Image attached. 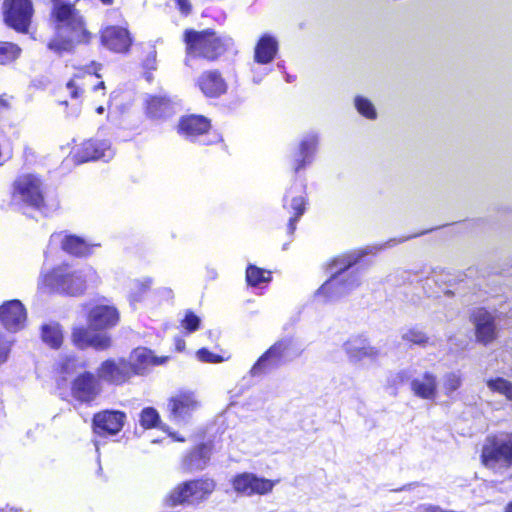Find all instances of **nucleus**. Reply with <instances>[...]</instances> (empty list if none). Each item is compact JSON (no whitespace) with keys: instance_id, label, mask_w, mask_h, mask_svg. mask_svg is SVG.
I'll use <instances>...</instances> for the list:
<instances>
[{"instance_id":"f257e3e1","label":"nucleus","mask_w":512,"mask_h":512,"mask_svg":"<svg viewBox=\"0 0 512 512\" xmlns=\"http://www.w3.org/2000/svg\"><path fill=\"white\" fill-rule=\"evenodd\" d=\"M426 232L416 233L398 240L393 238L383 245L367 246L359 252H352L335 258L328 267L331 277L317 290L316 295L325 296L329 301H335L348 295L361 284L359 269L356 268L352 271H349V269L358 264L363 256L375 254L386 247L402 243Z\"/></svg>"},{"instance_id":"f03ea898","label":"nucleus","mask_w":512,"mask_h":512,"mask_svg":"<svg viewBox=\"0 0 512 512\" xmlns=\"http://www.w3.org/2000/svg\"><path fill=\"white\" fill-rule=\"evenodd\" d=\"M80 0H53L51 17L55 24L56 37L48 43V48L61 55L70 52L76 44L88 43L91 33L76 7Z\"/></svg>"},{"instance_id":"7ed1b4c3","label":"nucleus","mask_w":512,"mask_h":512,"mask_svg":"<svg viewBox=\"0 0 512 512\" xmlns=\"http://www.w3.org/2000/svg\"><path fill=\"white\" fill-rule=\"evenodd\" d=\"M89 328L76 327L72 331V341L79 349L93 347L103 351L111 346V337L106 332L95 333L91 330H104L114 327L119 321L115 307L100 305L91 309L88 317Z\"/></svg>"},{"instance_id":"20e7f679","label":"nucleus","mask_w":512,"mask_h":512,"mask_svg":"<svg viewBox=\"0 0 512 512\" xmlns=\"http://www.w3.org/2000/svg\"><path fill=\"white\" fill-rule=\"evenodd\" d=\"M187 58L185 64L189 66V57H202L214 61L223 55L232 45L233 39L229 36H220L215 31L186 30L184 34Z\"/></svg>"},{"instance_id":"39448f33","label":"nucleus","mask_w":512,"mask_h":512,"mask_svg":"<svg viewBox=\"0 0 512 512\" xmlns=\"http://www.w3.org/2000/svg\"><path fill=\"white\" fill-rule=\"evenodd\" d=\"M300 355L295 348L294 339L284 337L275 342L262 354L250 370L252 377L261 376L293 361Z\"/></svg>"},{"instance_id":"423d86ee","label":"nucleus","mask_w":512,"mask_h":512,"mask_svg":"<svg viewBox=\"0 0 512 512\" xmlns=\"http://www.w3.org/2000/svg\"><path fill=\"white\" fill-rule=\"evenodd\" d=\"M481 460L487 468L512 467V433L488 436L482 447Z\"/></svg>"},{"instance_id":"0eeeda50","label":"nucleus","mask_w":512,"mask_h":512,"mask_svg":"<svg viewBox=\"0 0 512 512\" xmlns=\"http://www.w3.org/2000/svg\"><path fill=\"white\" fill-rule=\"evenodd\" d=\"M214 488L215 483L210 479L186 481L170 492L166 498V504L170 507L198 504L206 499Z\"/></svg>"},{"instance_id":"6e6552de","label":"nucleus","mask_w":512,"mask_h":512,"mask_svg":"<svg viewBox=\"0 0 512 512\" xmlns=\"http://www.w3.org/2000/svg\"><path fill=\"white\" fill-rule=\"evenodd\" d=\"M43 283L53 291L68 295L82 294L86 280L82 271H71L68 266H60L44 276Z\"/></svg>"},{"instance_id":"1a4fd4ad","label":"nucleus","mask_w":512,"mask_h":512,"mask_svg":"<svg viewBox=\"0 0 512 512\" xmlns=\"http://www.w3.org/2000/svg\"><path fill=\"white\" fill-rule=\"evenodd\" d=\"M31 0H4L3 15L6 25L17 32L27 33L33 16Z\"/></svg>"},{"instance_id":"9d476101","label":"nucleus","mask_w":512,"mask_h":512,"mask_svg":"<svg viewBox=\"0 0 512 512\" xmlns=\"http://www.w3.org/2000/svg\"><path fill=\"white\" fill-rule=\"evenodd\" d=\"M137 368L131 366L129 362L123 358L107 359L101 363L97 369V377L99 381L106 382L112 385H121L128 381Z\"/></svg>"},{"instance_id":"9b49d317","label":"nucleus","mask_w":512,"mask_h":512,"mask_svg":"<svg viewBox=\"0 0 512 512\" xmlns=\"http://www.w3.org/2000/svg\"><path fill=\"white\" fill-rule=\"evenodd\" d=\"M199 406L197 395L191 390H179L167 404L170 419L177 423L186 422Z\"/></svg>"},{"instance_id":"f8f14e48","label":"nucleus","mask_w":512,"mask_h":512,"mask_svg":"<svg viewBox=\"0 0 512 512\" xmlns=\"http://www.w3.org/2000/svg\"><path fill=\"white\" fill-rule=\"evenodd\" d=\"M40 186L41 181L38 177L31 174L22 175L14 182L13 198L40 209L44 200Z\"/></svg>"},{"instance_id":"ddd939ff","label":"nucleus","mask_w":512,"mask_h":512,"mask_svg":"<svg viewBox=\"0 0 512 512\" xmlns=\"http://www.w3.org/2000/svg\"><path fill=\"white\" fill-rule=\"evenodd\" d=\"M343 350L349 362L358 364L364 361L375 362L380 356V350L372 346L363 335L351 336L343 343Z\"/></svg>"},{"instance_id":"4468645a","label":"nucleus","mask_w":512,"mask_h":512,"mask_svg":"<svg viewBox=\"0 0 512 512\" xmlns=\"http://www.w3.org/2000/svg\"><path fill=\"white\" fill-rule=\"evenodd\" d=\"M101 392V384L97 374L85 371L79 374L71 384L72 396L82 402L90 403L94 401Z\"/></svg>"},{"instance_id":"2eb2a0df","label":"nucleus","mask_w":512,"mask_h":512,"mask_svg":"<svg viewBox=\"0 0 512 512\" xmlns=\"http://www.w3.org/2000/svg\"><path fill=\"white\" fill-rule=\"evenodd\" d=\"M234 490L245 496L254 494L264 495L272 491L274 482L260 478L253 473L244 472L236 475L232 480Z\"/></svg>"},{"instance_id":"dca6fc26","label":"nucleus","mask_w":512,"mask_h":512,"mask_svg":"<svg viewBox=\"0 0 512 512\" xmlns=\"http://www.w3.org/2000/svg\"><path fill=\"white\" fill-rule=\"evenodd\" d=\"M126 414L118 410H105L96 413L92 420L93 430L99 436L116 435L121 431Z\"/></svg>"},{"instance_id":"f3484780","label":"nucleus","mask_w":512,"mask_h":512,"mask_svg":"<svg viewBox=\"0 0 512 512\" xmlns=\"http://www.w3.org/2000/svg\"><path fill=\"white\" fill-rule=\"evenodd\" d=\"M470 320L475 326L478 342L487 345L495 340L497 335L495 319L489 311L485 308H476L471 313Z\"/></svg>"},{"instance_id":"a211bd4d","label":"nucleus","mask_w":512,"mask_h":512,"mask_svg":"<svg viewBox=\"0 0 512 512\" xmlns=\"http://www.w3.org/2000/svg\"><path fill=\"white\" fill-rule=\"evenodd\" d=\"M26 310L19 300H10L0 306V321L11 332H16L24 327Z\"/></svg>"},{"instance_id":"6ab92c4d","label":"nucleus","mask_w":512,"mask_h":512,"mask_svg":"<svg viewBox=\"0 0 512 512\" xmlns=\"http://www.w3.org/2000/svg\"><path fill=\"white\" fill-rule=\"evenodd\" d=\"M114 157V150L107 140H88L82 144L77 153L80 162L103 160L108 162Z\"/></svg>"},{"instance_id":"aec40b11","label":"nucleus","mask_w":512,"mask_h":512,"mask_svg":"<svg viewBox=\"0 0 512 512\" xmlns=\"http://www.w3.org/2000/svg\"><path fill=\"white\" fill-rule=\"evenodd\" d=\"M101 43L113 52L123 53L129 50L132 39L127 29L119 26H109L101 33Z\"/></svg>"},{"instance_id":"412c9836","label":"nucleus","mask_w":512,"mask_h":512,"mask_svg":"<svg viewBox=\"0 0 512 512\" xmlns=\"http://www.w3.org/2000/svg\"><path fill=\"white\" fill-rule=\"evenodd\" d=\"M209 128L210 121L201 115L182 117L178 125L179 133L191 141H193L195 137L207 133Z\"/></svg>"},{"instance_id":"4be33fe9","label":"nucleus","mask_w":512,"mask_h":512,"mask_svg":"<svg viewBox=\"0 0 512 512\" xmlns=\"http://www.w3.org/2000/svg\"><path fill=\"white\" fill-rule=\"evenodd\" d=\"M211 456V448L206 443H201L193 448L182 461V469L186 472L203 470Z\"/></svg>"},{"instance_id":"5701e85b","label":"nucleus","mask_w":512,"mask_h":512,"mask_svg":"<svg viewBox=\"0 0 512 512\" xmlns=\"http://www.w3.org/2000/svg\"><path fill=\"white\" fill-rule=\"evenodd\" d=\"M198 85L208 97H218L227 89L224 79L216 70L204 72L198 79Z\"/></svg>"},{"instance_id":"b1692460","label":"nucleus","mask_w":512,"mask_h":512,"mask_svg":"<svg viewBox=\"0 0 512 512\" xmlns=\"http://www.w3.org/2000/svg\"><path fill=\"white\" fill-rule=\"evenodd\" d=\"M318 138L315 134L306 135L300 143L298 151L294 155V171L298 172L312 162V156L316 151Z\"/></svg>"},{"instance_id":"393cba45","label":"nucleus","mask_w":512,"mask_h":512,"mask_svg":"<svg viewBox=\"0 0 512 512\" xmlns=\"http://www.w3.org/2000/svg\"><path fill=\"white\" fill-rule=\"evenodd\" d=\"M411 390L419 398L433 400L437 392L436 376L430 372H425L421 379H412Z\"/></svg>"},{"instance_id":"a878e982","label":"nucleus","mask_w":512,"mask_h":512,"mask_svg":"<svg viewBox=\"0 0 512 512\" xmlns=\"http://www.w3.org/2000/svg\"><path fill=\"white\" fill-rule=\"evenodd\" d=\"M277 51V40L274 37L265 34L259 39L255 47L254 59L259 64L270 63L274 59Z\"/></svg>"},{"instance_id":"bb28decb","label":"nucleus","mask_w":512,"mask_h":512,"mask_svg":"<svg viewBox=\"0 0 512 512\" xmlns=\"http://www.w3.org/2000/svg\"><path fill=\"white\" fill-rule=\"evenodd\" d=\"M147 114L151 118H164L173 113L171 101L162 96H153L147 101Z\"/></svg>"},{"instance_id":"cd10ccee","label":"nucleus","mask_w":512,"mask_h":512,"mask_svg":"<svg viewBox=\"0 0 512 512\" xmlns=\"http://www.w3.org/2000/svg\"><path fill=\"white\" fill-rule=\"evenodd\" d=\"M128 362L131 366L137 368L138 372H135V375L143 374L148 365L158 363L151 350L147 348L135 349Z\"/></svg>"},{"instance_id":"c85d7f7f","label":"nucleus","mask_w":512,"mask_h":512,"mask_svg":"<svg viewBox=\"0 0 512 512\" xmlns=\"http://www.w3.org/2000/svg\"><path fill=\"white\" fill-rule=\"evenodd\" d=\"M41 338L53 349H58L63 342V332L58 323L44 324L41 328Z\"/></svg>"},{"instance_id":"c756f323","label":"nucleus","mask_w":512,"mask_h":512,"mask_svg":"<svg viewBox=\"0 0 512 512\" xmlns=\"http://www.w3.org/2000/svg\"><path fill=\"white\" fill-rule=\"evenodd\" d=\"M64 251L75 256H85L89 252L87 243L80 237L69 235L62 241Z\"/></svg>"},{"instance_id":"7c9ffc66","label":"nucleus","mask_w":512,"mask_h":512,"mask_svg":"<svg viewBox=\"0 0 512 512\" xmlns=\"http://www.w3.org/2000/svg\"><path fill=\"white\" fill-rule=\"evenodd\" d=\"M246 281L250 286H259L262 283L270 282V272L250 264L246 269Z\"/></svg>"},{"instance_id":"2f4dec72","label":"nucleus","mask_w":512,"mask_h":512,"mask_svg":"<svg viewBox=\"0 0 512 512\" xmlns=\"http://www.w3.org/2000/svg\"><path fill=\"white\" fill-rule=\"evenodd\" d=\"M305 199L302 196L294 197L291 201V209L294 211V216L289 219L287 230L290 235H293L296 229V223L305 212Z\"/></svg>"},{"instance_id":"473e14b6","label":"nucleus","mask_w":512,"mask_h":512,"mask_svg":"<svg viewBox=\"0 0 512 512\" xmlns=\"http://www.w3.org/2000/svg\"><path fill=\"white\" fill-rule=\"evenodd\" d=\"M487 386L490 390L498 392L504 395L508 400L512 401V382L498 377L495 379H489Z\"/></svg>"},{"instance_id":"72a5a7b5","label":"nucleus","mask_w":512,"mask_h":512,"mask_svg":"<svg viewBox=\"0 0 512 512\" xmlns=\"http://www.w3.org/2000/svg\"><path fill=\"white\" fill-rule=\"evenodd\" d=\"M21 52V49L14 43H0V63L5 64L15 60Z\"/></svg>"},{"instance_id":"f704fd0d","label":"nucleus","mask_w":512,"mask_h":512,"mask_svg":"<svg viewBox=\"0 0 512 512\" xmlns=\"http://www.w3.org/2000/svg\"><path fill=\"white\" fill-rule=\"evenodd\" d=\"M404 341L411 342L415 345L425 347L429 344V337L421 330L412 328L402 334Z\"/></svg>"},{"instance_id":"c9c22d12","label":"nucleus","mask_w":512,"mask_h":512,"mask_svg":"<svg viewBox=\"0 0 512 512\" xmlns=\"http://www.w3.org/2000/svg\"><path fill=\"white\" fill-rule=\"evenodd\" d=\"M355 107L361 115L368 119H375L377 116L374 105L367 98L357 96L355 98Z\"/></svg>"},{"instance_id":"e433bc0d","label":"nucleus","mask_w":512,"mask_h":512,"mask_svg":"<svg viewBox=\"0 0 512 512\" xmlns=\"http://www.w3.org/2000/svg\"><path fill=\"white\" fill-rule=\"evenodd\" d=\"M152 284L151 278H146L144 281H134L133 291L130 293V302L131 305H134L137 302H140L142 299V295L149 290Z\"/></svg>"},{"instance_id":"4c0bfd02","label":"nucleus","mask_w":512,"mask_h":512,"mask_svg":"<svg viewBox=\"0 0 512 512\" xmlns=\"http://www.w3.org/2000/svg\"><path fill=\"white\" fill-rule=\"evenodd\" d=\"M160 420L159 414L156 409L152 407L144 408L140 415V423L144 428L155 427Z\"/></svg>"},{"instance_id":"58836bf2","label":"nucleus","mask_w":512,"mask_h":512,"mask_svg":"<svg viewBox=\"0 0 512 512\" xmlns=\"http://www.w3.org/2000/svg\"><path fill=\"white\" fill-rule=\"evenodd\" d=\"M462 384V380L459 374L451 372L444 377V388L447 394L456 391Z\"/></svg>"},{"instance_id":"ea45409f","label":"nucleus","mask_w":512,"mask_h":512,"mask_svg":"<svg viewBox=\"0 0 512 512\" xmlns=\"http://www.w3.org/2000/svg\"><path fill=\"white\" fill-rule=\"evenodd\" d=\"M200 318L191 311H188L182 320V326L189 332H195L200 326Z\"/></svg>"},{"instance_id":"a19ab883","label":"nucleus","mask_w":512,"mask_h":512,"mask_svg":"<svg viewBox=\"0 0 512 512\" xmlns=\"http://www.w3.org/2000/svg\"><path fill=\"white\" fill-rule=\"evenodd\" d=\"M197 357L202 362L219 363L223 358L219 355L213 354L206 348H201L197 351Z\"/></svg>"},{"instance_id":"79ce46f5","label":"nucleus","mask_w":512,"mask_h":512,"mask_svg":"<svg viewBox=\"0 0 512 512\" xmlns=\"http://www.w3.org/2000/svg\"><path fill=\"white\" fill-rule=\"evenodd\" d=\"M156 56L157 52L154 46H149V51L143 60V66L147 70H155L156 69Z\"/></svg>"},{"instance_id":"37998d69","label":"nucleus","mask_w":512,"mask_h":512,"mask_svg":"<svg viewBox=\"0 0 512 512\" xmlns=\"http://www.w3.org/2000/svg\"><path fill=\"white\" fill-rule=\"evenodd\" d=\"M412 375L413 373L410 369H403L393 376L392 383L394 385L403 384L408 382L412 378Z\"/></svg>"},{"instance_id":"c03bdc74","label":"nucleus","mask_w":512,"mask_h":512,"mask_svg":"<svg viewBox=\"0 0 512 512\" xmlns=\"http://www.w3.org/2000/svg\"><path fill=\"white\" fill-rule=\"evenodd\" d=\"M78 365V360L75 357H67L61 364V372L64 374L72 373Z\"/></svg>"},{"instance_id":"a18cd8bd","label":"nucleus","mask_w":512,"mask_h":512,"mask_svg":"<svg viewBox=\"0 0 512 512\" xmlns=\"http://www.w3.org/2000/svg\"><path fill=\"white\" fill-rule=\"evenodd\" d=\"M176 4L178 6V9L182 14L188 15L191 10L192 6L189 0H175Z\"/></svg>"},{"instance_id":"49530a36","label":"nucleus","mask_w":512,"mask_h":512,"mask_svg":"<svg viewBox=\"0 0 512 512\" xmlns=\"http://www.w3.org/2000/svg\"><path fill=\"white\" fill-rule=\"evenodd\" d=\"M67 89L70 91L72 98H78L82 91L75 85L73 80L67 83Z\"/></svg>"},{"instance_id":"de8ad7c7","label":"nucleus","mask_w":512,"mask_h":512,"mask_svg":"<svg viewBox=\"0 0 512 512\" xmlns=\"http://www.w3.org/2000/svg\"><path fill=\"white\" fill-rule=\"evenodd\" d=\"M424 512H448L447 510H443L439 506L436 505H426L424 507Z\"/></svg>"},{"instance_id":"09e8293b","label":"nucleus","mask_w":512,"mask_h":512,"mask_svg":"<svg viewBox=\"0 0 512 512\" xmlns=\"http://www.w3.org/2000/svg\"><path fill=\"white\" fill-rule=\"evenodd\" d=\"M98 69H100V65L92 63L90 66L87 67V72L89 74L94 73L97 76V78H100L101 76L97 73Z\"/></svg>"},{"instance_id":"8fccbe9b","label":"nucleus","mask_w":512,"mask_h":512,"mask_svg":"<svg viewBox=\"0 0 512 512\" xmlns=\"http://www.w3.org/2000/svg\"><path fill=\"white\" fill-rule=\"evenodd\" d=\"M8 350L5 347H0V363L7 360Z\"/></svg>"},{"instance_id":"3c124183","label":"nucleus","mask_w":512,"mask_h":512,"mask_svg":"<svg viewBox=\"0 0 512 512\" xmlns=\"http://www.w3.org/2000/svg\"><path fill=\"white\" fill-rule=\"evenodd\" d=\"M185 347V341L182 340V339H177L176 340V348L178 351H182Z\"/></svg>"},{"instance_id":"603ef678","label":"nucleus","mask_w":512,"mask_h":512,"mask_svg":"<svg viewBox=\"0 0 512 512\" xmlns=\"http://www.w3.org/2000/svg\"><path fill=\"white\" fill-rule=\"evenodd\" d=\"M504 512H512V501L506 505Z\"/></svg>"},{"instance_id":"864d4df0","label":"nucleus","mask_w":512,"mask_h":512,"mask_svg":"<svg viewBox=\"0 0 512 512\" xmlns=\"http://www.w3.org/2000/svg\"><path fill=\"white\" fill-rule=\"evenodd\" d=\"M104 87H105V86H104V82H100V83H98V84L94 87V89H95V90H98V89H100V88H104Z\"/></svg>"},{"instance_id":"5fc2aeb1","label":"nucleus","mask_w":512,"mask_h":512,"mask_svg":"<svg viewBox=\"0 0 512 512\" xmlns=\"http://www.w3.org/2000/svg\"><path fill=\"white\" fill-rule=\"evenodd\" d=\"M105 5H111L113 3V0H100Z\"/></svg>"},{"instance_id":"6e6d98bb","label":"nucleus","mask_w":512,"mask_h":512,"mask_svg":"<svg viewBox=\"0 0 512 512\" xmlns=\"http://www.w3.org/2000/svg\"><path fill=\"white\" fill-rule=\"evenodd\" d=\"M2 106L6 107L7 103H6V101L3 98L0 97V107H2Z\"/></svg>"},{"instance_id":"4d7b16f0","label":"nucleus","mask_w":512,"mask_h":512,"mask_svg":"<svg viewBox=\"0 0 512 512\" xmlns=\"http://www.w3.org/2000/svg\"><path fill=\"white\" fill-rule=\"evenodd\" d=\"M96 112L98 114H102L104 112V107L103 106H99L97 109H96Z\"/></svg>"},{"instance_id":"13d9d810","label":"nucleus","mask_w":512,"mask_h":512,"mask_svg":"<svg viewBox=\"0 0 512 512\" xmlns=\"http://www.w3.org/2000/svg\"><path fill=\"white\" fill-rule=\"evenodd\" d=\"M445 295H447V296H449V297H450V296L454 295V292H453V291H451V290H446V291H445Z\"/></svg>"},{"instance_id":"bf43d9fd","label":"nucleus","mask_w":512,"mask_h":512,"mask_svg":"<svg viewBox=\"0 0 512 512\" xmlns=\"http://www.w3.org/2000/svg\"><path fill=\"white\" fill-rule=\"evenodd\" d=\"M286 81H287V82H291V81H292V77H290V76L288 75V76H287V78H286Z\"/></svg>"},{"instance_id":"052dcab7","label":"nucleus","mask_w":512,"mask_h":512,"mask_svg":"<svg viewBox=\"0 0 512 512\" xmlns=\"http://www.w3.org/2000/svg\"><path fill=\"white\" fill-rule=\"evenodd\" d=\"M0 512H4V510H1V509H0Z\"/></svg>"},{"instance_id":"680f3d73","label":"nucleus","mask_w":512,"mask_h":512,"mask_svg":"<svg viewBox=\"0 0 512 512\" xmlns=\"http://www.w3.org/2000/svg\"><path fill=\"white\" fill-rule=\"evenodd\" d=\"M10 512H13L12 510Z\"/></svg>"}]
</instances>
